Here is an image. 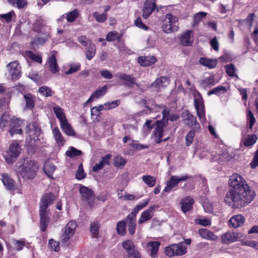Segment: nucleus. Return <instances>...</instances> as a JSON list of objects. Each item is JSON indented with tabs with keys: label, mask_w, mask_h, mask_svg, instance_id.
I'll use <instances>...</instances> for the list:
<instances>
[{
	"label": "nucleus",
	"mask_w": 258,
	"mask_h": 258,
	"mask_svg": "<svg viewBox=\"0 0 258 258\" xmlns=\"http://www.w3.org/2000/svg\"><path fill=\"white\" fill-rule=\"evenodd\" d=\"M228 184L230 187L225 197V202L234 209L245 207L255 198V193L245 179L238 174L230 176Z\"/></svg>",
	"instance_id": "f257e3e1"
},
{
	"label": "nucleus",
	"mask_w": 258,
	"mask_h": 258,
	"mask_svg": "<svg viewBox=\"0 0 258 258\" xmlns=\"http://www.w3.org/2000/svg\"><path fill=\"white\" fill-rule=\"evenodd\" d=\"M38 169V166L34 161L21 159L16 163L15 172L18 178L32 179L35 177Z\"/></svg>",
	"instance_id": "f03ea898"
},
{
	"label": "nucleus",
	"mask_w": 258,
	"mask_h": 258,
	"mask_svg": "<svg viewBox=\"0 0 258 258\" xmlns=\"http://www.w3.org/2000/svg\"><path fill=\"white\" fill-rule=\"evenodd\" d=\"M178 18L171 14H167L163 21L162 28L166 33H170L177 31Z\"/></svg>",
	"instance_id": "7ed1b4c3"
},
{
	"label": "nucleus",
	"mask_w": 258,
	"mask_h": 258,
	"mask_svg": "<svg viewBox=\"0 0 258 258\" xmlns=\"http://www.w3.org/2000/svg\"><path fill=\"white\" fill-rule=\"evenodd\" d=\"M21 151L20 145L17 143L10 145L8 150L4 155L5 160L8 164H12L19 156Z\"/></svg>",
	"instance_id": "20e7f679"
},
{
	"label": "nucleus",
	"mask_w": 258,
	"mask_h": 258,
	"mask_svg": "<svg viewBox=\"0 0 258 258\" xmlns=\"http://www.w3.org/2000/svg\"><path fill=\"white\" fill-rule=\"evenodd\" d=\"M194 103L197 111V115L199 117L200 121L201 122H205L206 121L205 107L203 97L200 93L195 96Z\"/></svg>",
	"instance_id": "39448f33"
},
{
	"label": "nucleus",
	"mask_w": 258,
	"mask_h": 258,
	"mask_svg": "<svg viewBox=\"0 0 258 258\" xmlns=\"http://www.w3.org/2000/svg\"><path fill=\"white\" fill-rule=\"evenodd\" d=\"M167 125L163 120H157L154 123V130L152 133V137L157 144L162 142V138L164 134V127Z\"/></svg>",
	"instance_id": "423d86ee"
},
{
	"label": "nucleus",
	"mask_w": 258,
	"mask_h": 258,
	"mask_svg": "<svg viewBox=\"0 0 258 258\" xmlns=\"http://www.w3.org/2000/svg\"><path fill=\"white\" fill-rule=\"evenodd\" d=\"M48 206L45 204L40 202V229L42 231H45L49 222V211L47 210Z\"/></svg>",
	"instance_id": "0eeeda50"
},
{
	"label": "nucleus",
	"mask_w": 258,
	"mask_h": 258,
	"mask_svg": "<svg viewBox=\"0 0 258 258\" xmlns=\"http://www.w3.org/2000/svg\"><path fill=\"white\" fill-rule=\"evenodd\" d=\"M77 227V224L75 221H71L68 223L65 227L63 233L60 237V241L63 244L68 242L69 240L75 234V229Z\"/></svg>",
	"instance_id": "6e6552de"
},
{
	"label": "nucleus",
	"mask_w": 258,
	"mask_h": 258,
	"mask_svg": "<svg viewBox=\"0 0 258 258\" xmlns=\"http://www.w3.org/2000/svg\"><path fill=\"white\" fill-rule=\"evenodd\" d=\"M26 133L28 135L31 141L34 140V142L40 141L39 136L41 134V130L36 123L31 122L28 124L26 126Z\"/></svg>",
	"instance_id": "1a4fd4ad"
},
{
	"label": "nucleus",
	"mask_w": 258,
	"mask_h": 258,
	"mask_svg": "<svg viewBox=\"0 0 258 258\" xmlns=\"http://www.w3.org/2000/svg\"><path fill=\"white\" fill-rule=\"evenodd\" d=\"M182 116L183 118V121L184 123L190 127H193L196 129H200V126L199 123L197 122V118L190 112L186 110L182 114Z\"/></svg>",
	"instance_id": "9d476101"
},
{
	"label": "nucleus",
	"mask_w": 258,
	"mask_h": 258,
	"mask_svg": "<svg viewBox=\"0 0 258 258\" xmlns=\"http://www.w3.org/2000/svg\"><path fill=\"white\" fill-rule=\"evenodd\" d=\"M189 177L187 175L181 177L172 175L170 179L167 182V184L164 189V191L166 192H169L172 189L176 186L179 182L185 181Z\"/></svg>",
	"instance_id": "9b49d317"
},
{
	"label": "nucleus",
	"mask_w": 258,
	"mask_h": 258,
	"mask_svg": "<svg viewBox=\"0 0 258 258\" xmlns=\"http://www.w3.org/2000/svg\"><path fill=\"white\" fill-rule=\"evenodd\" d=\"M122 246L125 249L128 257L130 258H140L141 255L139 252L135 249V245L132 241L126 240L122 242Z\"/></svg>",
	"instance_id": "f8f14e48"
},
{
	"label": "nucleus",
	"mask_w": 258,
	"mask_h": 258,
	"mask_svg": "<svg viewBox=\"0 0 258 258\" xmlns=\"http://www.w3.org/2000/svg\"><path fill=\"white\" fill-rule=\"evenodd\" d=\"M7 68L13 80L18 79L21 75V67L17 61H14L7 65Z\"/></svg>",
	"instance_id": "ddd939ff"
},
{
	"label": "nucleus",
	"mask_w": 258,
	"mask_h": 258,
	"mask_svg": "<svg viewBox=\"0 0 258 258\" xmlns=\"http://www.w3.org/2000/svg\"><path fill=\"white\" fill-rule=\"evenodd\" d=\"M242 237V234L240 233L227 232L222 235L221 240L223 243L229 244L238 241Z\"/></svg>",
	"instance_id": "4468645a"
},
{
	"label": "nucleus",
	"mask_w": 258,
	"mask_h": 258,
	"mask_svg": "<svg viewBox=\"0 0 258 258\" xmlns=\"http://www.w3.org/2000/svg\"><path fill=\"white\" fill-rule=\"evenodd\" d=\"M156 8L155 0H146L143 9L142 16L144 19L148 18Z\"/></svg>",
	"instance_id": "2eb2a0df"
},
{
	"label": "nucleus",
	"mask_w": 258,
	"mask_h": 258,
	"mask_svg": "<svg viewBox=\"0 0 258 258\" xmlns=\"http://www.w3.org/2000/svg\"><path fill=\"white\" fill-rule=\"evenodd\" d=\"M118 77L119 80L124 81L123 84L125 86L130 88H133L134 86H136L137 87H140V85L136 82V79L131 75L120 73L118 74Z\"/></svg>",
	"instance_id": "dca6fc26"
},
{
	"label": "nucleus",
	"mask_w": 258,
	"mask_h": 258,
	"mask_svg": "<svg viewBox=\"0 0 258 258\" xmlns=\"http://www.w3.org/2000/svg\"><path fill=\"white\" fill-rule=\"evenodd\" d=\"M157 208V206L153 205L144 211L140 216L138 221L139 224H143V223L150 220L154 215V210Z\"/></svg>",
	"instance_id": "f3484780"
},
{
	"label": "nucleus",
	"mask_w": 258,
	"mask_h": 258,
	"mask_svg": "<svg viewBox=\"0 0 258 258\" xmlns=\"http://www.w3.org/2000/svg\"><path fill=\"white\" fill-rule=\"evenodd\" d=\"M2 181L4 185L10 190H14L16 188L15 181L7 173H2Z\"/></svg>",
	"instance_id": "a211bd4d"
},
{
	"label": "nucleus",
	"mask_w": 258,
	"mask_h": 258,
	"mask_svg": "<svg viewBox=\"0 0 258 258\" xmlns=\"http://www.w3.org/2000/svg\"><path fill=\"white\" fill-rule=\"evenodd\" d=\"M194 203V199L190 197H186L185 198L181 200L180 202L181 210L184 213H186L187 212L192 209Z\"/></svg>",
	"instance_id": "6ab92c4d"
},
{
	"label": "nucleus",
	"mask_w": 258,
	"mask_h": 258,
	"mask_svg": "<svg viewBox=\"0 0 258 258\" xmlns=\"http://www.w3.org/2000/svg\"><path fill=\"white\" fill-rule=\"evenodd\" d=\"M111 157L110 154L106 155L101 157V161L96 164L92 169L93 172H98L101 170L105 165H108L110 163V159Z\"/></svg>",
	"instance_id": "aec40b11"
},
{
	"label": "nucleus",
	"mask_w": 258,
	"mask_h": 258,
	"mask_svg": "<svg viewBox=\"0 0 258 258\" xmlns=\"http://www.w3.org/2000/svg\"><path fill=\"white\" fill-rule=\"evenodd\" d=\"M169 84V78L162 76L156 79L152 84V87L158 89L163 88Z\"/></svg>",
	"instance_id": "412c9836"
},
{
	"label": "nucleus",
	"mask_w": 258,
	"mask_h": 258,
	"mask_svg": "<svg viewBox=\"0 0 258 258\" xmlns=\"http://www.w3.org/2000/svg\"><path fill=\"white\" fill-rule=\"evenodd\" d=\"M193 32L191 30L187 31L180 37V44L183 46H190L193 42L192 38Z\"/></svg>",
	"instance_id": "4be33fe9"
},
{
	"label": "nucleus",
	"mask_w": 258,
	"mask_h": 258,
	"mask_svg": "<svg viewBox=\"0 0 258 258\" xmlns=\"http://www.w3.org/2000/svg\"><path fill=\"white\" fill-rule=\"evenodd\" d=\"M79 191L83 200L89 201L94 198L93 191L85 186H81Z\"/></svg>",
	"instance_id": "5701e85b"
},
{
	"label": "nucleus",
	"mask_w": 258,
	"mask_h": 258,
	"mask_svg": "<svg viewBox=\"0 0 258 258\" xmlns=\"http://www.w3.org/2000/svg\"><path fill=\"white\" fill-rule=\"evenodd\" d=\"M245 221L243 216L241 215H237L232 217L229 222L230 225L234 228H236L243 225Z\"/></svg>",
	"instance_id": "b1692460"
},
{
	"label": "nucleus",
	"mask_w": 258,
	"mask_h": 258,
	"mask_svg": "<svg viewBox=\"0 0 258 258\" xmlns=\"http://www.w3.org/2000/svg\"><path fill=\"white\" fill-rule=\"evenodd\" d=\"M156 58L154 56H140L138 58L139 63L143 67L151 66L156 62Z\"/></svg>",
	"instance_id": "393cba45"
},
{
	"label": "nucleus",
	"mask_w": 258,
	"mask_h": 258,
	"mask_svg": "<svg viewBox=\"0 0 258 258\" xmlns=\"http://www.w3.org/2000/svg\"><path fill=\"white\" fill-rule=\"evenodd\" d=\"M49 70L53 74L57 73L59 68L57 63V60L55 58V56L54 54H52L47 60Z\"/></svg>",
	"instance_id": "a878e982"
},
{
	"label": "nucleus",
	"mask_w": 258,
	"mask_h": 258,
	"mask_svg": "<svg viewBox=\"0 0 258 258\" xmlns=\"http://www.w3.org/2000/svg\"><path fill=\"white\" fill-rule=\"evenodd\" d=\"M125 225H128V230L130 234L133 235L135 233L136 228V218L135 217L127 216L125 220Z\"/></svg>",
	"instance_id": "bb28decb"
},
{
	"label": "nucleus",
	"mask_w": 258,
	"mask_h": 258,
	"mask_svg": "<svg viewBox=\"0 0 258 258\" xmlns=\"http://www.w3.org/2000/svg\"><path fill=\"white\" fill-rule=\"evenodd\" d=\"M25 101V108L27 109H32L35 106V96L30 93L24 94Z\"/></svg>",
	"instance_id": "cd10ccee"
},
{
	"label": "nucleus",
	"mask_w": 258,
	"mask_h": 258,
	"mask_svg": "<svg viewBox=\"0 0 258 258\" xmlns=\"http://www.w3.org/2000/svg\"><path fill=\"white\" fill-rule=\"evenodd\" d=\"M198 233L202 238L208 240H215L217 239V236L216 235L207 229H199Z\"/></svg>",
	"instance_id": "c85d7f7f"
},
{
	"label": "nucleus",
	"mask_w": 258,
	"mask_h": 258,
	"mask_svg": "<svg viewBox=\"0 0 258 258\" xmlns=\"http://www.w3.org/2000/svg\"><path fill=\"white\" fill-rule=\"evenodd\" d=\"M160 245V243L158 241H153L148 243L147 247L151 251L150 255L151 257H156L157 253L158 251Z\"/></svg>",
	"instance_id": "c756f323"
},
{
	"label": "nucleus",
	"mask_w": 258,
	"mask_h": 258,
	"mask_svg": "<svg viewBox=\"0 0 258 258\" xmlns=\"http://www.w3.org/2000/svg\"><path fill=\"white\" fill-rule=\"evenodd\" d=\"M201 64L208 68L209 69H213L217 65L216 59H210L205 57H201L199 59Z\"/></svg>",
	"instance_id": "7c9ffc66"
},
{
	"label": "nucleus",
	"mask_w": 258,
	"mask_h": 258,
	"mask_svg": "<svg viewBox=\"0 0 258 258\" xmlns=\"http://www.w3.org/2000/svg\"><path fill=\"white\" fill-rule=\"evenodd\" d=\"M52 134L56 143L61 146H63L65 143V140L57 127H55L53 129Z\"/></svg>",
	"instance_id": "2f4dec72"
},
{
	"label": "nucleus",
	"mask_w": 258,
	"mask_h": 258,
	"mask_svg": "<svg viewBox=\"0 0 258 258\" xmlns=\"http://www.w3.org/2000/svg\"><path fill=\"white\" fill-rule=\"evenodd\" d=\"M200 83L201 87L206 88H211L212 86L215 85L216 82L215 81L214 77L211 76L201 80Z\"/></svg>",
	"instance_id": "473e14b6"
},
{
	"label": "nucleus",
	"mask_w": 258,
	"mask_h": 258,
	"mask_svg": "<svg viewBox=\"0 0 258 258\" xmlns=\"http://www.w3.org/2000/svg\"><path fill=\"white\" fill-rule=\"evenodd\" d=\"M60 127L64 133L69 136H74L76 135L75 132L68 123L67 120L60 123Z\"/></svg>",
	"instance_id": "72a5a7b5"
},
{
	"label": "nucleus",
	"mask_w": 258,
	"mask_h": 258,
	"mask_svg": "<svg viewBox=\"0 0 258 258\" xmlns=\"http://www.w3.org/2000/svg\"><path fill=\"white\" fill-rule=\"evenodd\" d=\"M53 110L57 118L59 120L60 123L67 120V118L63 111V109L59 106H54Z\"/></svg>",
	"instance_id": "f704fd0d"
},
{
	"label": "nucleus",
	"mask_w": 258,
	"mask_h": 258,
	"mask_svg": "<svg viewBox=\"0 0 258 258\" xmlns=\"http://www.w3.org/2000/svg\"><path fill=\"white\" fill-rule=\"evenodd\" d=\"M43 170L46 175L52 178V174L55 170V166L49 162H46L43 165Z\"/></svg>",
	"instance_id": "c9c22d12"
},
{
	"label": "nucleus",
	"mask_w": 258,
	"mask_h": 258,
	"mask_svg": "<svg viewBox=\"0 0 258 258\" xmlns=\"http://www.w3.org/2000/svg\"><path fill=\"white\" fill-rule=\"evenodd\" d=\"M96 53V46L92 42L86 47V56L88 59L90 60Z\"/></svg>",
	"instance_id": "e433bc0d"
},
{
	"label": "nucleus",
	"mask_w": 258,
	"mask_h": 258,
	"mask_svg": "<svg viewBox=\"0 0 258 258\" xmlns=\"http://www.w3.org/2000/svg\"><path fill=\"white\" fill-rule=\"evenodd\" d=\"M11 120H12V119L10 118L9 114L7 113L3 114L0 119V127L4 128L8 125H11Z\"/></svg>",
	"instance_id": "4c0bfd02"
},
{
	"label": "nucleus",
	"mask_w": 258,
	"mask_h": 258,
	"mask_svg": "<svg viewBox=\"0 0 258 258\" xmlns=\"http://www.w3.org/2000/svg\"><path fill=\"white\" fill-rule=\"evenodd\" d=\"M142 179L149 187H153L155 185L156 178L154 176L150 175H144Z\"/></svg>",
	"instance_id": "58836bf2"
},
{
	"label": "nucleus",
	"mask_w": 258,
	"mask_h": 258,
	"mask_svg": "<svg viewBox=\"0 0 258 258\" xmlns=\"http://www.w3.org/2000/svg\"><path fill=\"white\" fill-rule=\"evenodd\" d=\"M199 130L200 129H196L195 128H193L186 135L185 137V140L186 142V145L187 146H189L192 144L196 132H198Z\"/></svg>",
	"instance_id": "ea45409f"
},
{
	"label": "nucleus",
	"mask_w": 258,
	"mask_h": 258,
	"mask_svg": "<svg viewBox=\"0 0 258 258\" xmlns=\"http://www.w3.org/2000/svg\"><path fill=\"white\" fill-rule=\"evenodd\" d=\"M54 199V197L52 194L47 193L42 197L40 202L49 206L52 204Z\"/></svg>",
	"instance_id": "a19ab883"
},
{
	"label": "nucleus",
	"mask_w": 258,
	"mask_h": 258,
	"mask_svg": "<svg viewBox=\"0 0 258 258\" xmlns=\"http://www.w3.org/2000/svg\"><path fill=\"white\" fill-rule=\"evenodd\" d=\"M257 140V136L254 134L248 135L247 138L243 144L246 147L252 146L254 145Z\"/></svg>",
	"instance_id": "79ce46f5"
},
{
	"label": "nucleus",
	"mask_w": 258,
	"mask_h": 258,
	"mask_svg": "<svg viewBox=\"0 0 258 258\" xmlns=\"http://www.w3.org/2000/svg\"><path fill=\"white\" fill-rule=\"evenodd\" d=\"M69 69L65 72L66 75H71L75 73L80 70L81 68V64L78 63H71L69 64Z\"/></svg>",
	"instance_id": "37998d69"
},
{
	"label": "nucleus",
	"mask_w": 258,
	"mask_h": 258,
	"mask_svg": "<svg viewBox=\"0 0 258 258\" xmlns=\"http://www.w3.org/2000/svg\"><path fill=\"white\" fill-rule=\"evenodd\" d=\"M125 221L121 220L119 221L116 225V230L118 234L121 236H124L126 234Z\"/></svg>",
	"instance_id": "c03bdc74"
},
{
	"label": "nucleus",
	"mask_w": 258,
	"mask_h": 258,
	"mask_svg": "<svg viewBox=\"0 0 258 258\" xmlns=\"http://www.w3.org/2000/svg\"><path fill=\"white\" fill-rule=\"evenodd\" d=\"M100 224L97 221L93 222L90 224V231L94 237H97L99 233Z\"/></svg>",
	"instance_id": "a18cd8bd"
},
{
	"label": "nucleus",
	"mask_w": 258,
	"mask_h": 258,
	"mask_svg": "<svg viewBox=\"0 0 258 258\" xmlns=\"http://www.w3.org/2000/svg\"><path fill=\"white\" fill-rule=\"evenodd\" d=\"M177 248L175 244H172L164 248V252L168 257H173L175 255V248Z\"/></svg>",
	"instance_id": "49530a36"
},
{
	"label": "nucleus",
	"mask_w": 258,
	"mask_h": 258,
	"mask_svg": "<svg viewBox=\"0 0 258 258\" xmlns=\"http://www.w3.org/2000/svg\"><path fill=\"white\" fill-rule=\"evenodd\" d=\"M93 16L95 18L96 21L98 23H103L107 19V14L106 13L99 14L96 12L93 13Z\"/></svg>",
	"instance_id": "de8ad7c7"
},
{
	"label": "nucleus",
	"mask_w": 258,
	"mask_h": 258,
	"mask_svg": "<svg viewBox=\"0 0 258 258\" xmlns=\"http://www.w3.org/2000/svg\"><path fill=\"white\" fill-rule=\"evenodd\" d=\"M177 248H175V256H180L186 252V248L181 243L175 244Z\"/></svg>",
	"instance_id": "09e8293b"
},
{
	"label": "nucleus",
	"mask_w": 258,
	"mask_h": 258,
	"mask_svg": "<svg viewBox=\"0 0 258 258\" xmlns=\"http://www.w3.org/2000/svg\"><path fill=\"white\" fill-rule=\"evenodd\" d=\"M126 163V161L122 157L117 156L114 158V164L117 168H122Z\"/></svg>",
	"instance_id": "8fccbe9b"
},
{
	"label": "nucleus",
	"mask_w": 258,
	"mask_h": 258,
	"mask_svg": "<svg viewBox=\"0 0 258 258\" xmlns=\"http://www.w3.org/2000/svg\"><path fill=\"white\" fill-rule=\"evenodd\" d=\"M226 91V87L224 86H218L216 88H214L213 89H212L211 90H210L208 92V96H211L213 94H215V95H219V94L221 92L224 93V92H225Z\"/></svg>",
	"instance_id": "3c124183"
},
{
	"label": "nucleus",
	"mask_w": 258,
	"mask_h": 258,
	"mask_svg": "<svg viewBox=\"0 0 258 258\" xmlns=\"http://www.w3.org/2000/svg\"><path fill=\"white\" fill-rule=\"evenodd\" d=\"M120 39V36L118 35V33L116 31L109 32L106 37V40L109 42L114 41L115 39H117L119 41Z\"/></svg>",
	"instance_id": "603ef678"
},
{
	"label": "nucleus",
	"mask_w": 258,
	"mask_h": 258,
	"mask_svg": "<svg viewBox=\"0 0 258 258\" xmlns=\"http://www.w3.org/2000/svg\"><path fill=\"white\" fill-rule=\"evenodd\" d=\"M82 153L80 150H77L74 147H70V150L66 152V155L68 157L73 158L78 156H80Z\"/></svg>",
	"instance_id": "864d4df0"
},
{
	"label": "nucleus",
	"mask_w": 258,
	"mask_h": 258,
	"mask_svg": "<svg viewBox=\"0 0 258 258\" xmlns=\"http://www.w3.org/2000/svg\"><path fill=\"white\" fill-rule=\"evenodd\" d=\"M79 12L77 9H75L72 12H69L67 16V21L69 22H73L78 17Z\"/></svg>",
	"instance_id": "5fc2aeb1"
},
{
	"label": "nucleus",
	"mask_w": 258,
	"mask_h": 258,
	"mask_svg": "<svg viewBox=\"0 0 258 258\" xmlns=\"http://www.w3.org/2000/svg\"><path fill=\"white\" fill-rule=\"evenodd\" d=\"M226 72L227 74L230 77H234L237 76L235 74V70L236 68L234 65L232 63H230L229 64L226 65L225 67Z\"/></svg>",
	"instance_id": "6e6d98bb"
},
{
	"label": "nucleus",
	"mask_w": 258,
	"mask_h": 258,
	"mask_svg": "<svg viewBox=\"0 0 258 258\" xmlns=\"http://www.w3.org/2000/svg\"><path fill=\"white\" fill-rule=\"evenodd\" d=\"M206 15L207 13L203 12H201L195 14L194 17V24L193 26H196L197 24L204 18Z\"/></svg>",
	"instance_id": "4d7b16f0"
},
{
	"label": "nucleus",
	"mask_w": 258,
	"mask_h": 258,
	"mask_svg": "<svg viewBox=\"0 0 258 258\" xmlns=\"http://www.w3.org/2000/svg\"><path fill=\"white\" fill-rule=\"evenodd\" d=\"M107 88L106 86H104L96 90L93 93V95L95 98H98L100 97L105 95L107 91Z\"/></svg>",
	"instance_id": "13d9d810"
},
{
	"label": "nucleus",
	"mask_w": 258,
	"mask_h": 258,
	"mask_svg": "<svg viewBox=\"0 0 258 258\" xmlns=\"http://www.w3.org/2000/svg\"><path fill=\"white\" fill-rule=\"evenodd\" d=\"M119 104L120 101L119 100H116L111 102L105 103L104 106L105 107V110H109L117 107Z\"/></svg>",
	"instance_id": "bf43d9fd"
},
{
	"label": "nucleus",
	"mask_w": 258,
	"mask_h": 258,
	"mask_svg": "<svg viewBox=\"0 0 258 258\" xmlns=\"http://www.w3.org/2000/svg\"><path fill=\"white\" fill-rule=\"evenodd\" d=\"M38 91L40 94L44 95L46 97H49L52 95L50 88L45 86H41L39 89Z\"/></svg>",
	"instance_id": "052dcab7"
},
{
	"label": "nucleus",
	"mask_w": 258,
	"mask_h": 258,
	"mask_svg": "<svg viewBox=\"0 0 258 258\" xmlns=\"http://www.w3.org/2000/svg\"><path fill=\"white\" fill-rule=\"evenodd\" d=\"M48 244L51 248L55 251H58L60 249L59 243L58 241L54 240L53 239H50L48 241Z\"/></svg>",
	"instance_id": "680f3d73"
},
{
	"label": "nucleus",
	"mask_w": 258,
	"mask_h": 258,
	"mask_svg": "<svg viewBox=\"0 0 258 258\" xmlns=\"http://www.w3.org/2000/svg\"><path fill=\"white\" fill-rule=\"evenodd\" d=\"M86 175L84 173L83 166L82 164H80L79 166V167L78 168V170L77 171L76 174V178L79 180H81L85 178Z\"/></svg>",
	"instance_id": "e2e57ef3"
},
{
	"label": "nucleus",
	"mask_w": 258,
	"mask_h": 258,
	"mask_svg": "<svg viewBox=\"0 0 258 258\" xmlns=\"http://www.w3.org/2000/svg\"><path fill=\"white\" fill-rule=\"evenodd\" d=\"M247 120L249 121V127L251 129L252 128L253 125L255 123L256 120L255 118L250 110H248L247 112Z\"/></svg>",
	"instance_id": "0e129e2a"
},
{
	"label": "nucleus",
	"mask_w": 258,
	"mask_h": 258,
	"mask_svg": "<svg viewBox=\"0 0 258 258\" xmlns=\"http://www.w3.org/2000/svg\"><path fill=\"white\" fill-rule=\"evenodd\" d=\"M14 15L13 11L10 12L5 14H0V20L4 19L6 22L9 23L12 21L13 15Z\"/></svg>",
	"instance_id": "69168bd1"
},
{
	"label": "nucleus",
	"mask_w": 258,
	"mask_h": 258,
	"mask_svg": "<svg viewBox=\"0 0 258 258\" xmlns=\"http://www.w3.org/2000/svg\"><path fill=\"white\" fill-rule=\"evenodd\" d=\"M78 41L84 46L87 47L92 42L85 36H81L78 37Z\"/></svg>",
	"instance_id": "338daca9"
},
{
	"label": "nucleus",
	"mask_w": 258,
	"mask_h": 258,
	"mask_svg": "<svg viewBox=\"0 0 258 258\" xmlns=\"http://www.w3.org/2000/svg\"><path fill=\"white\" fill-rule=\"evenodd\" d=\"M258 166V149L254 153L252 161L250 163V167L252 169L255 168Z\"/></svg>",
	"instance_id": "774afa93"
}]
</instances>
